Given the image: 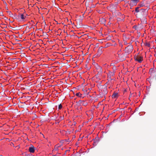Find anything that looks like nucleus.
<instances>
[{
	"label": "nucleus",
	"instance_id": "nucleus-24",
	"mask_svg": "<svg viewBox=\"0 0 156 156\" xmlns=\"http://www.w3.org/2000/svg\"><path fill=\"white\" fill-rule=\"evenodd\" d=\"M69 151V150H66V151H65V154H66V153H67V151Z\"/></svg>",
	"mask_w": 156,
	"mask_h": 156
},
{
	"label": "nucleus",
	"instance_id": "nucleus-18",
	"mask_svg": "<svg viewBox=\"0 0 156 156\" xmlns=\"http://www.w3.org/2000/svg\"><path fill=\"white\" fill-rule=\"evenodd\" d=\"M101 21L102 23H104L105 22L106 20L104 19H101Z\"/></svg>",
	"mask_w": 156,
	"mask_h": 156
},
{
	"label": "nucleus",
	"instance_id": "nucleus-27",
	"mask_svg": "<svg viewBox=\"0 0 156 156\" xmlns=\"http://www.w3.org/2000/svg\"><path fill=\"white\" fill-rule=\"evenodd\" d=\"M124 44L126 45L127 44V43L125 41L124 42Z\"/></svg>",
	"mask_w": 156,
	"mask_h": 156
},
{
	"label": "nucleus",
	"instance_id": "nucleus-32",
	"mask_svg": "<svg viewBox=\"0 0 156 156\" xmlns=\"http://www.w3.org/2000/svg\"><path fill=\"white\" fill-rule=\"evenodd\" d=\"M120 46H121L122 47V44H121L120 45Z\"/></svg>",
	"mask_w": 156,
	"mask_h": 156
},
{
	"label": "nucleus",
	"instance_id": "nucleus-19",
	"mask_svg": "<svg viewBox=\"0 0 156 156\" xmlns=\"http://www.w3.org/2000/svg\"><path fill=\"white\" fill-rule=\"evenodd\" d=\"M66 140H62L60 141V143H61L62 144L65 141H66Z\"/></svg>",
	"mask_w": 156,
	"mask_h": 156
},
{
	"label": "nucleus",
	"instance_id": "nucleus-10",
	"mask_svg": "<svg viewBox=\"0 0 156 156\" xmlns=\"http://www.w3.org/2000/svg\"><path fill=\"white\" fill-rule=\"evenodd\" d=\"M118 96V94L117 93H114L112 97V98H116Z\"/></svg>",
	"mask_w": 156,
	"mask_h": 156
},
{
	"label": "nucleus",
	"instance_id": "nucleus-11",
	"mask_svg": "<svg viewBox=\"0 0 156 156\" xmlns=\"http://www.w3.org/2000/svg\"><path fill=\"white\" fill-rule=\"evenodd\" d=\"M13 19H16V20H18L19 19V17H20V16L19 15L18 16L16 14H15L14 15H13V16L12 17Z\"/></svg>",
	"mask_w": 156,
	"mask_h": 156
},
{
	"label": "nucleus",
	"instance_id": "nucleus-22",
	"mask_svg": "<svg viewBox=\"0 0 156 156\" xmlns=\"http://www.w3.org/2000/svg\"><path fill=\"white\" fill-rule=\"evenodd\" d=\"M140 7H143V6H144V3H142L140 4Z\"/></svg>",
	"mask_w": 156,
	"mask_h": 156
},
{
	"label": "nucleus",
	"instance_id": "nucleus-12",
	"mask_svg": "<svg viewBox=\"0 0 156 156\" xmlns=\"http://www.w3.org/2000/svg\"><path fill=\"white\" fill-rule=\"evenodd\" d=\"M7 13H8V14L10 16V17H12L13 16V14L11 12V11H7Z\"/></svg>",
	"mask_w": 156,
	"mask_h": 156
},
{
	"label": "nucleus",
	"instance_id": "nucleus-17",
	"mask_svg": "<svg viewBox=\"0 0 156 156\" xmlns=\"http://www.w3.org/2000/svg\"><path fill=\"white\" fill-rule=\"evenodd\" d=\"M62 108V105L61 104H60L58 106V109H60Z\"/></svg>",
	"mask_w": 156,
	"mask_h": 156
},
{
	"label": "nucleus",
	"instance_id": "nucleus-33",
	"mask_svg": "<svg viewBox=\"0 0 156 156\" xmlns=\"http://www.w3.org/2000/svg\"><path fill=\"white\" fill-rule=\"evenodd\" d=\"M39 41H42L41 40H40Z\"/></svg>",
	"mask_w": 156,
	"mask_h": 156
},
{
	"label": "nucleus",
	"instance_id": "nucleus-16",
	"mask_svg": "<svg viewBox=\"0 0 156 156\" xmlns=\"http://www.w3.org/2000/svg\"><path fill=\"white\" fill-rule=\"evenodd\" d=\"M146 46H148V47H150V44L149 43H146L145 44Z\"/></svg>",
	"mask_w": 156,
	"mask_h": 156
},
{
	"label": "nucleus",
	"instance_id": "nucleus-8",
	"mask_svg": "<svg viewBox=\"0 0 156 156\" xmlns=\"http://www.w3.org/2000/svg\"><path fill=\"white\" fill-rule=\"evenodd\" d=\"M134 59L135 60L138 61L139 63H141L143 59V57L142 56L136 57H135Z\"/></svg>",
	"mask_w": 156,
	"mask_h": 156
},
{
	"label": "nucleus",
	"instance_id": "nucleus-5",
	"mask_svg": "<svg viewBox=\"0 0 156 156\" xmlns=\"http://www.w3.org/2000/svg\"><path fill=\"white\" fill-rule=\"evenodd\" d=\"M96 69L98 72V74L101 75L102 73V68L99 66L97 65L96 66Z\"/></svg>",
	"mask_w": 156,
	"mask_h": 156
},
{
	"label": "nucleus",
	"instance_id": "nucleus-20",
	"mask_svg": "<svg viewBox=\"0 0 156 156\" xmlns=\"http://www.w3.org/2000/svg\"><path fill=\"white\" fill-rule=\"evenodd\" d=\"M79 102H80V103H81V104H82V103L84 102V101H81V100H80L79 101Z\"/></svg>",
	"mask_w": 156,
	"mask_h": 156
},
{
	"label": "nucleus",
	"instance_id": "nucleus-23",
	"mask_svg": "<svg viewBox=\"0 0 156 156\" xmlns=\"http://www.w3.org/2000/svg\"><path fill=\"white\" fill-rule=\"evenodd\" d=\"M87 105V103H86V102H84V103H82V105H84V106H86V105Z\"/></svg>",
	"mask_w": 156,
	"mask_h": 156
},
{
	"label": "nucleus",
	"instance_id": "nucleus-15",
	"mask_svg": "<svg viewBox=\"0 0 156 156\" xmlns=\"http://www.w3.org/2000/svg\"><path fill=\"white\" fill-rule=\"evenodd\" d=\"M76 95L77 96H78L79 97H81L82 94L79 93H78L76 94Z\"/></svg>",
	"mask_w": 156,
	"mask_h": 156
},
{
	"label": "nucleus",
	"instance_id": "nucleus-7",
	"mask_svg": "<svg viewBox=\"0 0 156 156\" xmlns=\"http://www.w3.org/2000/svg\"><path fill=\"white\" fill-rule=\"evenodd\" d=\"M103 48V47H100L99 48L97 55H96L97 56H99L102 53Z\"/></svg>",
	"mask_w": 156,
	"mask_h": 156
},
{
	"label": "nucleus",
	"instance_id": "nucleus-26",
	"mask_svg": "<svg viewBox=\"0 0 156 156\" xmlns=\"http://www.w3.org/2000/svg\"><path fill=\"white\" fill-rule=\"evenodd\" d=\"M144 20H145V21L146 22V18H145V17H144Z\"/></svg>",
	"mask_w": 156,
	"mask_h": 156
},
{
	"label": "nucleus",
	"instance_id": "nucleus-2",
	"mask_svg": "<svg viewBox=\"0 0 156 156\" xmlns=\"http://www.w3.org/2000/svg\"><path fill=\"white\" fill-rule=\"evenodd\" d=\"M107 89L106 86H102V88L101 90L100 93L103 95H105L107 93Z\"/></svg>",
	"mask_w": 156,
	"mask_h": 156
},
{
	"label": "nucleus",
	"instance_id": "nucleus-28",
	"mask_svg": "<svg viewBox=\"0 0 156 156\" xmlns=\"http://www.w3.org/2000/svg\"><path fill=\"white\" fill-rule=\"evenodd\" d=\"M120 19V18H118V20H119Z\"/></svg>",
	"mask_w": 156,
	"mask_h": 156
},
{
	"label": "nucleus",
	"instance_id": "nucleus-30",
	"mask_svg": "<svg viewBox=\"0 0 156 156\" xmlns=\"http://www.w3.org/2000/svg\"><path fill=\"white\" fill-rule=\"evenodd\" d=\"M55 149L56 150H57L56 149H57V148H55Z\"/></svg>",
	"mask_w": 156,
	"mask_h": 156
},
{
	"label": "nucleus",
	"instance_id": "nucleus-3",
	"mask_svg": "<svg viewBox=\"0 0 156 156\" xmlns=\"http://www.w3.org/2000/svg\"><path fill=\"white\" fill-rule=\"evenodd\" d=\"M133 50V47L132 45L127 46L125 48V51L127 53L131 52Z\"/></svg>",
	"mask_w": 156,
	"mask_h": 156
},
{
	"label": "nucleus",
	"instance_id": "nucleus-25",
	"mask_svg": "<svg viewBox=\"0 0 156 156\" xmlns=\"http://www.w3.org/2000/svg\"><path fill=\"white\" fill-rule=\"evenodd\" d=\"M95 76L96 78H98V75H96Z\"/></svg>",
	"mask_w": 156,
	"mask_h": 156
},
{
	"label": "nucleus",
	"instance_id": "nucleus-4",
	"mask_svg": "<svg viewBox=\"0 0 156 156\" xmlns=\"http://www.w3.org/2000/svg\"><path fill=\"white\" fill-rule=\"evenodd\" d=\"M115 72L113 71L112 72H109L108 75V81L112 80L113 79H112V76H113L115 75Z\"/></svg>",
	"mask_w": 156,
	"mask_h": 156
},
{
	"label": "nucleus",
	"instance_id": "nucleus-13",
	"mask_svg": "<svg viewBox=\"0 0 156 156\" xmlns=\"http://www.w3.org/2000/svg\"><path fill=\"white\" fill-rule=\"evenodd\" d=\"M62 144H61V145H58L57 144L55 146V148H56V147L57 148V150H58V148L59 147H60L61 146H62Z\"/></svg>",
	"mask_w": 156,
	"mask_h": 156
},
{
	"label": "nucleus",
	"instance_id": "nucleus-1",
	"mask_svg": "<svg viewBox=\"0 0 156 156\" xmlns=\"http://www.w3.org/2000/svg\"><path fill=\"white\" fill-rule=\"evenodd\" d=\"M139 7H137L135 8V11L137 12H139L141 13L142 15L145 16L146 15L147 11V9H139Z\"/></svg>",
	"mask_w": 156,
	"mask_h": 156
},
{
	"label": "nucleus",
	"instance_id": "nucleus-31",
	"mask_svg": "<svg viewBox=\"0 0 156 156\" xmlns=\"http://www.w3.org/2000/svg\"><path fill=\"white\" fill-rule=\"evenodd\" d=\"M121 51V50H120L118 52H119L120 51Z\"/></svg>",
	"mask_w": 156,
	"mask_h": 156
},
{
	"label": "nucleus",
	"instance_id": "nucleus-9",
	"mask_svg": "<svg viewBox=\"0 0 156 156\" xmlns=\"http://www.w3.org/2000/svg\"><path fill=\"white\" fill-rule=\"evenodd\" d=\"M29 151L31 153H34L35 151V148L33 145L30 147L29 148Z\"/></svg>",
	"mask_w": 156,
	"mask_h": 156
},
{
	"label": "nucleus",
	"instance_id": "nucleus-6",
	"mask_svg": "<svg viewBox=\"0 0 156 156\" xmlns=\"http://www.w3.org/2000/svg\"><path fill=\"white\" fill-rule=\"evenodd\" d=\"M138 0H131L130 1V5L131 6L136 5Z\"/></svg>",
	"mask_w": 156,
	"mask_h": 156
},
{
	"label": "nucleus",
	"instance_id": "nucleus-14",
	"mask_svg": "<svg viewBox=\"0 0 156 156\" xmlns=\"http://www.w3.org/2000/svg\"><path fill=\"white\" fill-rule=\"evenodd\" d=\"M20 17L21 18L22 20H24L25 19V17L23 14H21L20 16Z\"/></svg>",
	"mask_w": 156,
	"mask_h": 156
},
{
	"label": "nucleus",
	"instance_id": "nucleus-35",
	"mask_svg": "<svg viewBox=\"0 0 156 156\" xmlns=\"http://www.w3.org/2000/svg\"><path fill=\"white\" fill-rule=\"evenodd\" d=\"M78 27H79V26H78Z\"/></svg>",
	"mask_w": 156,
	"mask_h": 156
},
{
	"label": "nucleus",
	"instance_id": "nucleus-21",
	"mask_svg": "<svg viewBox=\"0 0 156 156\" xmlns=\"http://www.w3.org/2000/svg\"><path fill=\"white\" fill-rule=\"evenodd\" d=\"M112 69L113 70V71H114L115 72V70L116 69V67L115 66H114L112 68Z\"/></svg>",
	"mask_w": 156,
	"mask_h": 156
},
{
	"label": "nucleus",
	"instance_id": "nucleus-34",
	"mask_svg": "<svg viewBox=\"0 0 156 156\" xmlns=\"http://www.w3.org/2000/svg\"><path fill=\"white\" fill-rule=\"evenodd\" d=\"M0 156H2V155H0Z\"/></svg>",
	"mask_w": 156,
	"mask_h": 156
},
{
	"label": "nucleus",
	"instance_id": "nucleus-29",
	"mask_svg": "<svg viewBox=\"0 0 156 156\" xmlns=\"http://www.w3.org/2000/svg\"><path fill=\"white\" fill-rule=\"evenodd\" d=\"M132 96V95H130L129 96V97L130 98V97H131Z\"/></svg>",
	"mask_w": 156,
	"mask_h": 156
}]
</instances>
